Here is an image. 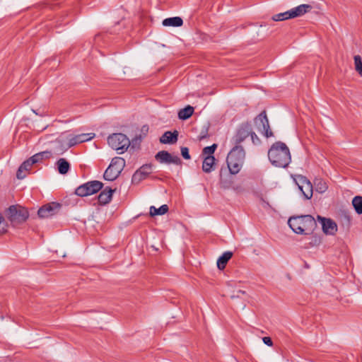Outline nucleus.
Returning a JSON list of instances; mask_svg holds the SVG:
<instances>
[{"mask_svg":"<svg viewBox=\"0 0 362 362\" xmlns=\"http://www.w3.org/2000/svg\"><path fill=\"white\" fill-rule=\"evenodd\" d=\"M352 205L358 214H362V197H355L352 200Z\"/></svg>","mask_w":362,"mask_h":362,"instance_id":"27","label":"nucleus"},{"mask_svg":"<svg viewBox=\"0 0 362 362\" xmlns=\"http://www.w3.org/2000/svg\"><path fill=\"white\" fill-rule=\"evenodd\" d=\"M181 154L185 159H190V155L187 147H181Z\"/></svg>","mask_w":362,"mask_h":362,"instance_id":"35","label":"nucleus"},{"mask_svg":"<svg viewBox=\"0 0 362 362\" xmlns=\"http://www.w3.org/2000/svg\"><path fill=\"white\" fill-rule=\"evenodd\" d=\"M152 172V165L145 164L143 165L139 170H137L132 176V182L139 183L142 180H144Z\"/></svg>","mask_w":362,"mask_h":362,"instance_id":"13","label":"nucleus"},{"mask_svg":"<svg viewBox=\"0 0 362 362\" xmlns=\"http://www.w3.org/2000/svg\"><path fill=\"white\" fill-rule=\"evenodd\" d=\"M317 219L320 222L322 230L325 233L334 235L337 230L336 223L330 218H326L317 216Z\"/></svg>","mask_w":362,"mask_h":362,"instance_id":"14","label":"nucleus"},{"mask_svg":"<svg viewBox=\"0 0 362 362\" xmlns=\"http://www.w3.org/2000/svg\"><path fill=\"white\" fill-rule=\"evenodd\" d=\"M61 205L58 203L52 202L41 207L37 214L40 218H48L54 215L60 209Z\"/></svg>","mask_w":362,"mask_h":362,"instance_id":"12","label":"nucleus"},{"mask_svg":"<svg viewBox=\"0 0 362 362\" xmlns=\"http://www.w3.org/2000/svg\"><path fill=\"white\" fill-rule=\"evenodd\" d=\"M250 136L251 137V140H252V143L255 145H258L260 144V142H261L260 139L257 136V134L252 131V129L251 130V134H250Z\"/></svg>","mask_w":362,"mask_h":362,"instance_id":"34","label":"nucleus"},{"mask_svg":"<svg viewBox=\"0 0 362 362\" xmlns=\"http://www.w3.org/2000/svg\"><path fill=\"white\" fill-rule=\"evenodd\" d=\"M290 14H291V11L288 10L286 12L274 15L272 18L274 21H281L284 20H288L292 18V16Z\"/></svg>","mask_w":362,"mask_h":362,"instance_id":"28","label":"nucleus"},{"mask_svg":"<svg viewBox=\"0 0 362 362\" xmlns=\"http://www.w3.org/2000/svg\"><path fill=\"white\" fill-rule=\"evenodd\" d=\"M67 136L65 134H62L58 139H57L55 143L56 146L54 147V152L57 154V148H62L63 146L67 143Z\"/></svg>","mask_w":362,"mask_h":362,"instance_id":"30","label":"nucleus"},{"mask_svg":"<svg viewBox=\"0 0 362 362\" xmlns=\"http://www.w3.org/2000/svg\"><path fill=\"white\" fill-rule=\"evenodd\" d=\"M168 211V206L166 204L162 205L158 209L156 208L154 206H151L150 207L149 214L151 216H155L158 215H163Z\"/></svg>","mask_w":362,"mask_h":362,"instance_id":"26","label":"nucleus"},{"mask_svg":"<svg viewBox=\"0 0 362 362\" xmlns=\"http://www.w3.org/2000/svg\"><path fill=\"white\" fill-rule=\"evenodd\" d=\"M28 216L27 209L20 206H11L7 210L8 218L14 225L24 222Z\"/></svg>","mask_w":362,"mask_h":362,"instance_id":"6","label":"nucleus"},{"mask_svg":"<svg viewBox=\"0 0 362 362\" xmlns=\"http://www.w3.org/2000/svg\"><path fill=\"white\" fill-rule=\"evenodd\" d=\"M125 166V160L120 157H115L112 159L108 168L104 173L103 177L108 181L116 180Z\"/></svg>","mask_w":362,"mask_h":362,"instance_id":"4","label":"nucleus"},{"mask_svg":"<svg viewBox=\"0 0 362 362\" xmlns=\"http://www.w3.org/2000/svg\"><path fill=\"white\" fill-rule=\"evenodd\" d=\"M217 148V145L214 144L213 145L210 146L204 147L202 150V153L206 156H212V154L214 153L215 150Z\"/></svg>","mask_w":362,"mask_h":362,"instance_id":"33","label":"nucleus"},{"mask_svg":"<svg viewBox=\"0 0 362 362\" xmlns=\"http://www.w3.org/2000/svg\"><path fill=\"white\" fill-rule=\"evenodd\" d=\"M298 189L301 191L306 199H310L313 197V185L306 177L301 175H296L293 177Z\"/></svg>","mask_w":362,"mask_h":362,"instance_id":"8","label":"nucleus"},{"mask_svg":"<svg viewBox=\"0 0 362 362\" xmlns=\"http://www.w3.org/2000/svg\"><path fill=\"white\" fill-rule=\"evenodd\" d=\"M237 294H238L240 296V294H243V295H245L246 294V292L245 291H242V290H238L237 291Z\"/></svg>","mask_w":362,"mask_h":362,"instance_id":"37","label":"nucleus"},{"mask_svg":"<svg viewBox=\"0 0 362 362\" xmlns=\"http://www.w3.org/2000/svg\"><path fill=\"white\" fill-rule=\"evenodd\" d=\"M215 158L213 156H206L202 163V170L206 173H211L214 170Z\"/></svg>","mask_w":362,"mask_h":362,"instance_id":"20","label":"nucleus"},{"mask_svg":"<svg viewBox=\"0 0 362 362\" xmlns=\"http://www.w3.org/2000/svg\"><path fill=\"white\" fill-rule=\"evenodd\" d=\"M262 341L266 345H267L269 346H272L273 345L272 340L269 337H263Z\"/></svg>","mask_w":362,"mask_h":362,"instance_id":"36","label":"nucleus"},{"mask_svg":"<svg viewBox=\"0 0 362 362\" xmlns=\"http://www.w3.org/2000/svg\"><path fill=\"white\" fill-rule=\"evenodd\" d=\"M355 69L358 75L362 77V59L359 55H355L354 57Z\"/></svg>","mask_w":362,"mask_h":362,"instance_id":"31","label":"nucleus"},{"mask_svg":"<svg viewBox=\"0 0 362 362\" xmlns=\"http://www.w3.org/2000/svg\"><path fill=\"white\" fill-rule=\"evenodd\" d=\"M313 8V6L310 4H300L295 8H291V15L292 18L300 17L304 14L309 13Z\"/></svg>","mask_w":362,"mask_h":362,"instance_id":"15","label":"nucleus"},{"mask_svg":"<svg viewBox=\"0 0 362 362\" xmlns=\"http://www.w3.org/2000/svg\"><path fill=\"white\" fill-rule=\"evenodd\" d=\"M194 112V107L187 105L183 109L180 110L178 112V118L180 119L185 120L189 118Z\"/></svg>","mask_w":362,"mask_h":362,"instance_id":"25","label":"nucleus"},{"mask_svg":"<svg viewBox=\"0 0 362 362\" xmlns=\"http://www.w3.org/2000/svg\"><path fill=\"white\" fill-rule=\"evenodd\" d=\"M51 156H52V152L45 151H42V152L35 153L30 158L32 160L33 163L35 164V163L41 162L45 159L49 158Z\"/></svg>","mask_w":362,"mask_h":362,"instance_id":"24","label":"nucleus"},{"mask_svg":"<svg viewBox=\"0 0 362 362\" xmlns=\"http://www.w3.org/2000/svg\"><path fill=\"white\" fill-rule=\"evenodd\" d=\"M78 139H79V143L81 144V143L91 140L93 138H94L95 134H93V133H87V134L83 133V134H78Z\"/></svg>","mask_w":362,"mask_h":362,"instance_id":"32","label":"nucleus"},{"mask_svg":"<svg viewBox=\"0 0 362 362\" xmlns=\"http://www.w3.org/2000/svg\"><path fill=\"white\" fill-rule=\"evenodd\" d=\"M56 165L59 173L62 175L66 174L70 169V163L65 158H59Z\"/></svg>","mask_w":362,"mask_h":362,"instance_id":"21","label":"nucleus"},{"mask_svg":"<svg viewBox=\"0 0 362 362\" xmlns=\"http://www.w3.org/2000/svg\"><path fill=\"white\" fill-rule=\"evenodd\" d=\"M232 252H225L217 260V267L219 269L222 270L225 269L227 262L232 257Z\"/></svg>","mask_w":362,"mask_h":362,"instance_id":"22","label":"nucleus"},{"mask_svg":"<svg viewBox=\"0 0 362 362\" xmlns=\"http://www.w3.org/2000/svg\"><path fill=\"white\" fill-rule=\"evenodd\" d=\"M245 153L242 146H234L227 156V165L232 174H237L244 162Z\"/></svg>","mask_w":362,"mask_h":362,"instance_id":"3","label":"nucleus"},{"mask_svg":"<svg viewBox=\"0 0 362 362\" xmlns=\"http://www.w3.org/2000/svg\"><path fill=\"white\" fill-rule=\"evenodd\" d=\"M103 186V183L98 180L88 182L78 187L75 194L79 197H87L99 192Z\"/></svg>","mask_w":362,"mask_h":362,"instance_id":"7","label":"nucleus"},{"mask_svg":"<svg viewBox=\"0 0 362 362\" xmlns=\"http://www.w3.org/2000/svg\"><path fill=\"white\" fill-rule=\"evenodd\" d=\"M288 224L294 233L305 235L312 233L317 226V223L311 215L291 217Z\"/></svg>","mask_w":362,"mask_h":362,"instance_id":"2","label":"nucleus"},{"mask_svg":"<svg viewBox=\"0 0 362 362\" xmlns=\"http://www.w3.org/2000/svg\"><path fill=\"white\" fill-rule=\"evenodd\" d=\"M33 165L32 160L30 158L28 159L27 160L24 161L21 166L19 167L17 173L16 177L18 179L22 180L26 176L25 172L28 171L30 168Z\"/></svg>","mask_w":362,"mask_h":362,"instance_id":"19","label":"nucleus"},{"mask_svg":"<svg viewBox=\"0 0 362 362\" xmlns=\"http://www.w3.org/2000/svg\"><path fill=\"white\" fill-rule=\"evenodd\" d=\"M230 298H231L232 299H235V298H240V296H239L238 294H236V295H232V296H230Z\"/></svg>","mask_w":362,"mask_h":362,"instance_id":"38","label":"nucleus"},{"mask_svg":"<svg viewBox=\"0 0 362 362\" xmlns=\"http://www.w3.org/2000/svg\"><path fill=\"white\" fill-rule=\"evenodd\" d=\"M107 143L109 146L116 151H121L119 153H122L124 151L127 150L130 145L129 138L124 134L117 133L112 134L107 138Z\"/></svg>","mask_w":362,"mask_h":362,"instance_id":"5","label":"nucleus"},{"mask_svg":"<svg viewBox=\"0 0 362 362\" xmlns=\"http://www.w3.org/2000/svg\"><path fill=\"white\" fill-rule=\"evenodd\" d=\"M162 23L164 26L180 27L182 25L183 21L180 17H172L164 19Z\"/></svg>","mask_w":362,"mask_h":362,"instance_id":"23","label":"nucleus"},{"mask_svg":"<svg viewBox=\"0 0 362 362\" xmlns=\"http://www.w3.org/2000/svg\"><path fill=\"white\" fill-rule=\"evenodd\" d=\"M255 123L257 125L262 126V132L264 133V136L267 138L271 137L273 136L272 132L270 130V127L269 124V120L267 117V114L265 111L262 112L255 119Z\"/></svg>","mask_w":362,"mask_h":362,"instance_id":"11","label":"nucleus"},{"mask_svg":"<svg viewBox=\"0 0 362 362\" xmlns=\"http://www.w3.org/2000/svg\"><path fill=\"white\" fill-rule=\"evenodd\" d=\"M156 159L160 163L180 165L181 159L177 155H172L166 151H160L155 156Z\"/></svg>","mask_w":362,"mask_h":362,"instance_id":"10","label":"nucleus"},{"mask_svg":"<svg viewBox=\"0 0 362 362\" xmlns=\"http://www.w3.org/2000/svg\"><path fill=\"white\" fill-rule=\"evenodd\" d=\"M115 191V189H112L110 187L105 188L99 194V195L98 197V202L102 205L108 204L111 201L113 192Z\"/></svg>","mask_w":362,"mask_h":362,"instance_id":"16","label":"nucleus"},{"mask_svg":"<svg viewBox=\"0 0 362 362\" xmlns=\"http://www.w3.org/2000/svg\"><path fill=\"white\" fill-rule=\"evenodd\" d=\"M315 185L316 190L320 193L325 192L328 188L327 183L322 179H317Z\"/></svg>","mask_w":362,"mask_h":362,"instance_id":"29","label":"nucleus"},{"mask_svg":"<svg viewBox=\"0 0 362 362\" xmlns=\"http://www.w3.org/2000/svg\"><path fill=\"white\" fill-rule=\"evenodd\" d=\"M252 126L249 122L243 123L237 130L233 138L235 146H240V144L251 134Z\"/></svg>","mask_w":362,"mask_h":362,"instance_id":"9","label":"nucleus"},{"mask_svg":"<svg viewBox=\"0 0 362 362\" xmlns=\"http://www.w3.org/2000/svg\"><path fill=\"white\" fill-rule=\"evenodd\" d=\"M178 132L174 131L171 132L170 131L165 132L160 138V142L162 144H174L177 141Z\"/></svg>","mask_w":362,"mask_h":362,"instance_id":"18","label":"nucleus"},{"mask_svg":"<svg viewBox=\"0 0 362 362\" xmlns=\"http://www.w3.org/2000/svg\"><path fill=\"white\" fill-rule=\"evenodd\" d=\"M78 138V134L75 135V136H67V139H66L67 143H66L63 146L62 148L57 149V155H62L65 151H66L69 148H71L78 144H80L79 139Z\"/></svg>","mask_w":362,"mask_h":362,"instance_id":"17","label":"nucleus"},{"mask_svg":"<svg viewBox=\"0 0 362 362\" xmlns=\"http://www.w3.org/2000/svg\"><path fill=\"white\" fill-rule=\"evenodd\" d=\"M268 157L272 164L279 168L287 167L291 160L289 148L281 141H276L271 146Z\"/></svg>","mask_w":362,"mask_h":362,"instance_id":"1","label":"nucleus"}]
</instances>
